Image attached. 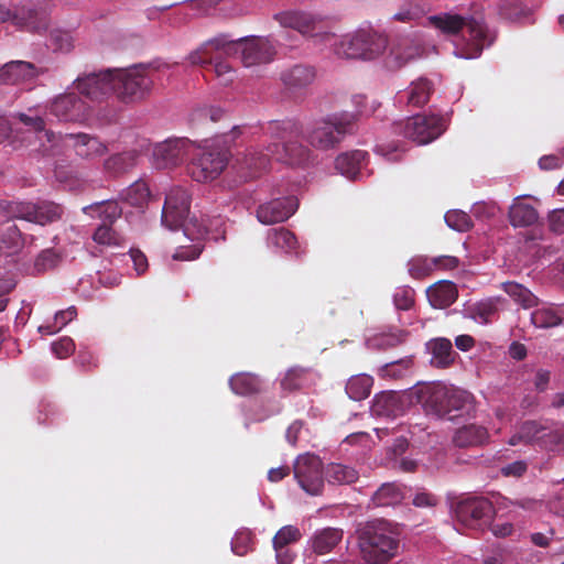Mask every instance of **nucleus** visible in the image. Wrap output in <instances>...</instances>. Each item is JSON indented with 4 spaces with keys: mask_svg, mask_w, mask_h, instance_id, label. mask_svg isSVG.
Masks as SVG:
<instances>
[{
    "mask_svg": "<svg viewBox=\"0 0 564 564\" xmlns=\"http://www.w3.org/2000/svg\"><path fill=\"white\" fill-rule=\"evenodd\" d=\"M358 545L367 563L386 564L398 554L400 540L388 522L373 520L358 530Z\"/></svg>",
    "mask_w": 564,
    "mask_h": 564,
    "instance_id": "3",
    "label": "nucleus"
},
{
    "mask_svg": "<svg viewBox=\"0 0 564 564\" xmlns=\"http://www.w3.org/2000/svg\"><path fill=\"white\" fill-rule=\"evenodd\" d=\"M88 209L98 210L102 224L112 225L118 218L121 217L122 209L116 200L107 199L97 202L90 206L83 208L84 212Z\"/></svg>",
    "mask_w": 564,
    "mask_h": 564,
    "instance_id": "46",
    "label": "nucleus"
},
{
    "mask_svg": "<svg viewBox=\"0 0 564 564\" xmlns=\"http://www.w3.org/2000/svg\"><path fill=\"white\" fill-rule=\"evenodd\" d=\"M52 352L57 358H66L75 350L74 340L70 337H62L56 341H53L51 345Z\"/></svg>",
    "mask_w": 564,
    "mask_h": 564,
    "instance_id": "61",
    "label": "nucleus"
},
{
    "mask_svg": "<svg viewBox=\"0 0 564 564\" xmlns=\"http://www.w3.org/2000/svg\"><path fill=\"white\" fill-rule=\"evenodd\" d=\"M113 69L107 68L78 76L74 84L82 95L90 100L100 101L113 94Z\"/></svg>",
    "mask_w": 564,
    "mask_h": 564,
    "instance_id": "19",
    "label": "nucleus"
},
{
    "mask_svg": "<svg viewBox=\"0 0 564 564\" xmlns=\"http://www.w3.org/2000/svg\"><path fill=\"white\" fill-rule=\"evenodd\" d=\"M373 379L366 373L351 376L346 383V393L354 401H361L369 397Z\"/></svg>",
    "mask_w": 564,
    "mask_h": 564,
    "instance_id": "41",
    "label": "nucleus"
},
{
    "mask_svg": "<svg viewBox=\"0 0 564 564\" xmlns=\"http://www.w3.org/2000/svg\"><path fill=\"white\" fill-rule=\"evenodd\" d=\"M411 364H412V361L410 358H402V359L386 364L381 371L383 372V375L397 378V377L402 376L403 372L409 369Z\"/></svg>",
    "mask_w": 564,
    "mask_h": 564,
    "instance_id": "62",
    "label": "nucleus"
},
{
    "mask_svg": "<svg viewBox=\"0 0 564 564\" xmlns=\"http://www.w3.org/2000/svg\"><path fill=\"white\" fill-rule=\"evenodd\" d=\"M445 129L444 119L436 115H415L393 124L394 133L417 144H427L434 141Z\"/></svg>",
    "mask_w": 564,
    "mask_h": 564,
    "instance_id": "10",
    "label": "nucleus"
},
{
    "mask_svg": "<svg viewBox=\"0 0 564 564\" xmlns=\"http://www.w3.org/2000/svg\"><path fill=\"white\" fill-rule=\"evenodd\" d=\"M280 78L288 90L296 93L313 84L316 78V70L311 65L296 64L283 70Z\"/></svg>",
    "mask_w": 564,
    "mask_h": 564,
    "instance_id": "29",
    "label": "nucleus"
},
{
    "mask_svg": "<svg viewBox=\"0 0 564 564\" xmlns=\"http://www.w3.org/2000/svg\"><path fill=\"white\" fill-rule=\"evenodd\" d=\"M229 386L236 394L250 395L261 391L262 380L256 375L242 372L234 375L229 379Z\"/></svg>",
    "mask_w": 564,
    "mask_h": 564,
    "instance_id": "39",
    "label": "nucleus"
},
{
    "mask_svg": "<svg viewBox=\"0 0 564 564\" xmlns=\"http://www.w3.org/2000/svg\"><path fill=\"white\" fill-rule=\"evenodd\" d=\"M50 3L41 1L24 4L13 10L0 3V22H12L15 26L33 33H42L48 28Z\"/></svg>",
    "mask_w": 564,
    "mask_h": 564,
    "instance_id": "9",
    "label": "nucleus"
},
{
    "mask_svg": "<svg viewBox=\"0 0 564 564\" xmlns=\"http://www.w3.org/2000/svg\"><path fill=\"white\" fill-rule=\"evenodd\" d=\"M430 304L435 308L451 306L457 299V289L453 282L441 281L426 290Z\"/></svg>",
    "mask_w": 564,
    "mask_h": 564,
    "instance_id": "33",
    "label": "nucleus"
},
{
    "mask_svg": "<svg viewBox=\"0 0 564 564\" xmlns=\"http://www.w3.org/2000/svg\"><path fill=\"white\" fill-rule=\"evenodd\" d=\"M17 117L24 126L29 127L30 129L36 132L45 131L48 141H52L54 138V133L52 131L45 130V119L39 115L36 109H30L29 113L19 112Z\"/></svg>",
    "mask_w": 564,
    "mask_h": 564,
    "instance_id": "50",
    "label": "nucleus"
},
{
    "mask_svg": "<svg viewBox=\"0 0 564 564\" xmlns=\"http://www.w3.org/2000/svg\"><path fill=\"white\" fill-rule=\"evenodd\" d=\"M61 254L57 251L51 248L45 249L35 259L34 270L37 273L52 270L57 267V264L61 262Z\"/></svg>",
    "mask_w": 564,
    "mask_h": 564,
    "instance_id": "54",
    "label": "nucleus"
},
{
    "mask_svg": "<svg viewBox=\"0 0 564 564\" xmlns=\"http://www.w3.org/2000/svg\"><path fill=\"white\" fill-rule=\"evenodd\" d=\"M446 225L458 232L468 231L473 227L470 216L463 210H449L445 214Z\"/></svg>",
    "mask_w": 564,
    "mask_h": 564,
    "instance_id": "51",
    "label": "nucleus"
},
{
    "mask_svg": "<svg viewBox=\"0 0 564 564\" xmlns=\"http://www.w3.org/2000/svg\"><path fill=\"white\" fill-rule=\"evenodd\" d=\"M138 153L134 150L112 154L104 161V170L107 174L117 176L135 166Z\"/></svg>",
    "mask_w": 564,
    "mask_h": 564,
    "instance_id": "37",
    "label": "nucleus"
},
{
    "mask_svg": "<svg viewBox=\"0 0 564 564\" xmlns=\"http://www.w3.org/2000/svg\"><path fill=\"white\" fill-rule=\"evenodd\" d=\"M66 139L73 140V147L78 156L94 160L107 153V147L98 138L86 134H66Z\"/></svg>",
    "mask_w": 564,
    "mask_h": 564,
    "instance_id": "31",
    "label": "nucleus"
},
{
    "mask_svg": "<svg viewBox=\"0 0 564 564\" xmlns=\"http://www.w3.org/2000/svg\"><path fill=\"white\" fill-rule=\"evenodd\" d=\"M354 129L355 116L340 113L308 124L302 134L311 147L326 151L338 147L348 134L354 133Z\"/></svg>",
    "mask_w": 564,
    "mask_h": 564,
    "instance_id": "4",
    "label": "nucleus"
},
{
    "mask_svg": "<svg viewBox=\"0 0 564 564\" xmlns=\"http://www.w3.org/2000/svg\"><path fill=\"white\" fill-rule=\"evenodd\" d=\"M403 397L395 391H381L371 402L370 412L373 416L394 419L404 412Z\"/></svg>",
    "mask_w": 564,
    "mask_h": 564,
    "instance_id": "27",
    "label": "nucleus"
},
{
    "mask_svg": "<svg viewBox=\"0 0 564 564\" xmlns=\"http://www.w3.org/2000/svg\"><path fill=\"white\" fill-rule=\"evenodd\" d=\"M48 113L58 121H82L86 118L87 105L75 93H66L51 102Z\"/></svg>",
    "mask_w": 564,
    "mask_h": 564,
    "instance_id": "22",
    "label": "nucleus"
},
{
    "mask_svg": "<svg viewBox=\"0 0 564 564\" xmlns=\"http://www.w3.org/2000/svg\"><path fill=\"white\" fill-rule=\"evenodd\" d=\"M193 151L194 145L188 139H167L154 145L152 164L158 170L172 169L183 163Z\"/></svg>",
    "mask_w": 564,
    "mask_h": 564,
    "instance_id": "14",
    "label": "nucleus"
},
{
    "mask_svg": "<svg viewBox=\"0 0 564 564\" xmlns=\"http://www.w3.org/2000/svg\"><path fill=\"white\" fill-rule=\"evenodd\" d=\"M0 212L6 218H18L41 226L62 218L63 207L51 200L0 203Z\"/></svg>",
    "mask_w": 564,
    "mask_h": 564,
    "instance_id": "8",
    "label": "nucleus"
},
{
    "mask_svg": "<svg viewBox=\"0 0 564 564\" xmlns=\"http://www.w3.org/2000/svg\"><path fill=\"white\" fill-rule=\"evenodd\" d=\"M387 47L386 35L371 28H362L343 36L336 53L346 58L373 61L381 56Z\"/></svg>",
    "mask_w": 564,
    "mask_h": 564,
    "instance_id": "6",
    "label": "nucleus"
},
{
    "mask_svg": "<svg viewBox=\"0 0 564 564\" xmlns=\"http://www.w3.org/2000/svg\"><path fill=\"white\" fill-rule=\"evenodd\" d=\"M433 89L432 82L421 77L412 82L404 90L398 91L394 100L400 108H421L429 101Z\"/></svg>",
    "mask_w": 564,
    "mask_h": 564,
    "instance_id": "26",
    "label": "nucleus"
},
{
    "mask_svg": "<svg viewBox=\"0 0 564 564\" xmlns=\"http://www.w3.org/2000/svg\"><path fill=\"white\" fill-rule=\"evenodd\" d=\"M294 478L308 495L317 496L324 488L323 463L318 456L300 455L293 465Z\"/></svg>",
    "mask_w": 564,
    "mask_h": 564,
    "instance_id": "12",
    "label": "nucleus"
},
{
    "mask_svg": "<svg viewBox=\"0 0 564 564\" xmlns=\"http://www.w3.org/2000/svg\"><path fill=\"white\" fill-rule=\"evenodd\" d=\"M267 132L280 142H274L268 147V153H250L246 164L251 170L250 176H256L258 172L267 169L272 155L275 160L290 165H302L310 161L311 151L295 138L300 130L295 122L271 121L268 124Z\"/></svg>",
    "mask_w": 564,
    "mask_h": 564,
    "instance_id": "2",
    "label": "nucleus"
},
{
    "mask_svg": "<svg viewBox=\"0 0 564 564\" xmlns=\"http://www.w3.org/2000/svg\"><path fill=\"white\" fill-rule=\"evenodd\" d=\"M488 440L487 430L477 424H468L456 430L453 442L458 447L482 445Z\"/></svg>",
    "mask_w": 564,
    "mask_h": 564,
    "instance_id": "35",
    "label": "nucleus"
},
{
    "mask_svg": "<svg viewBox=\"0 0 564 564\" xmlns=\"http://www.w3.org/2000/svg\"><path fill=\"white\" fill-rule=\"evenodd\" d=\"M275 20L284 28H291L301 34L327 40L330 34L326 31L323 19L303 11H284L274 15Z\"/></svg>",
    "mask_w": 564,
    "mask_h": 564,
    "instance_id": "18",
    "label": "nucleus"
},
{
    "mask_svg": "<svg viewBox=\"0 0 564 564\" xmlns=\"http://www.w3.org/2000/svg\"><path fill=\"white\" fill-rule=\"evenodd\" d=\"M296 197L286 196L274 198L268 203L259 205L257 218L263 225H272L288 220L297 209Z\"/></svg>",
    "mask_w": 564,
    "mask_h": 564,
    "instance_id": "23",
    "label": "nucleus"
},
{
    "mask_svg": "<svg viewBox=\"0 0 564 564\" xmlns=\"http://www.w3.org/2000/svg\"><path fill=\"white\" fill-rule=\"evenodd\" d=\"M427 349L431 351V365L436 368H446L455 359L457 355L453 349L452 341L447 338H436L427 344Z\"/></svg>",
    "mask_w": 564,
    "mask_h": 564,
    "instance_id": "34",
    "label": "nucleus"
},
{
    "mask_svg": "<svg viewBox=\"0 0 564 564\" xmlns=\"http://www.w3.org/2000/svg\"><path fill=\"white\" fill-rule=\"evenodd\" d=\"M426 429V425L423 423H415L409 426V438L413 445H422L426 442L430 436Z\"/></svg>",
    "mask_w": 564,
    "mask_h": 564,
    "instance_id": "64",
    "label": "nucleus"
},
{
    "mask_svg": "<svg viewBox=\"0 0 564 564\" xmlns=\"http://www.w3.org/2000/svg\"><path fill=\"white\" fill-rule=\"evenodd\" d=\"M238 41H241V58L247 67L269 63L275 55V47L268 37L250 35L239 37Z\"/></svg>",
    "mask_w": 564,
    "mask_h": 564,
    "instance_id": "24",
    "label": "nucleus"
},
{
    "mask_svg": "<svg viewBox=\"0 0 564 564\" xmlns=\"http://www.w3.org/2000/svg\"><path fill=\"white\" fill-rule=\"evenodd\" d=\"M424 17V10L416 4H409L401 8L394 15L393 20L400 22H417Z\"/></svg>",
    "mask_w": 564,
    "mask_h": 564,
    "instance_id": "59",
    "label": "nucleus"
},
{
    "mask_svg": "<svg viewBox=\"0 0 564 564\" xmlns=\"http://www.w3.org/2000/svg\"><path fill=\"white\" fill-rule=\"evenodd\" d=\"M474 397L468 391L454 386L430 387L424 398V406L438 417L453 420L473 408Z\"/></svg>",
    "mask_w": 564,
    "mask_h": 564,
    "instance_id": "5",
    "label": "nucleus"
},
{
    "mask_svg": "<svg viewBox=\"0 0 564 564\" xmlns=\"http://www.w3.org/2000/svg\"><path fill=\"white\" fill-rule=\"evenodd\" d=\"M531 323L538 328H550L563 323V318L551 306H541L531 313Z\"/></svg>",
    "mask_w": 564,
    "mask_h": 564,
    "instance_id": "45",
    "label": "nucleus"
},
{
    "mask_svg": "<svg viewBox=\"0 0 564 564\" xmlns=\"http://www.w3.org/2000/svg\"><path fill=\"white\" fill-rule=\"evenodd\" d=\"M238 39H231L228 34H218L217 36L204 42L197 50L188 55V61L193 65L212 64L214 59V51L227 52L231 45L240 44Z\"/></svg>",
    "mask_w": 564,
    "mask_h": 564,
    "instance_id": "28",
    "label": "nucleus"
},
{
    "mask_svg": "<svg viewBox=\"0 0 564 564\" xmlns=\"http://www.w3.org/2000/svg\"><path fill=\"white\" fill-rule=\"evenodd\" d=\"M527 195L517 196L509 207L508 219L514 228H527L536 224L539 219L538 210L528 203L521 202Z\"/></svg>",
    "mask_w": 564,
    "mask_h": 564,
    "instance_id": "32",
    "label": "nucleus"
},
{
    "mask_svg": "<svg viewBox=\"0 0 564 564\" xmlns=\"http://www.w3.org/2000/svg\"><path fill=\"white\" fill-rule=\"evenodd\" d=\"M21 234L15 225L8 228V237L1 239L0 250H6L7 253H13L21 247Z\"/></svg>",
    "mask_w": 564,
    "mask_h": 564,
    "instance_id": "60",
    "label": "nucleus"
},
{
    "mask_svg": "<svg viewBox=\"0 0 564 564\" xmlns=\"http://www.w3.org/2000/svg\"><path fill=\"white\" fill-rule=\"evenodd\" d=\"M404 499V488L397 482L382 484L371 496L375 507H393Z\"/></svg>",
    "mask_w": 564,
    "mask_h": 564,
    "instance_id": "36",
    "label": "nucleus"
},
{
    "mask_svg": "<svg viewBox=\"0 0 564 564\" xmlns=\"http://www.w3.org/2000/svg\"><path fill=\"white\" fill-rule=\"evenodd\" d=\"M42 73L35 64L10 61L0 67V85L18 86L35 80Z\"/></svg>",
    "mask_w": 564,
    "mask_h": 564,
    "instance_id": "25",
    "label": "nucleus"
},
{
    "mask_svg": "<svg viewBox=\"0 0 564 564\" xmlns=\"http://www.w3.org/2000/svg\"><path fill=\"white\" fill-rule=\"evenodd\" d=\"M414 303V291L409 286L398 288L393 294V304L397 310L408 311Z\"/></svg>",
    "mask_w": 564,
    "mask_h": 564,
    "instance_id": "58",
    "label": "nucleus"
},
{
    "mask_svg": "<svg viewBox=\"0 0 564 564\" xmlns=\"http://www.w3.org/2000/svg\"><path fill=\"white\" fill-rule=\"evenodd\" d=\"M267 243L269 248L290 252L296 248L297 240L293 232L284 227H280L268 231Z\"/></svg>",
    "mask_w": 564,
    "mask_h": 564,
    "instance_id": "42",
    "label": "nucleus"
},
{
    "mask_svg": "<svg viewBox=\"0 0 564 564\" xmlns=\"http://www.w3.org/2000/svg\"><path fill=\"white\" fill-rule=\"evenodd\" d=\"M405 337V333L400 329H390L373 334L366 339V346L373 350H386L400 345Z\"/></svg>",
    "mask_w": 564,
    "mask_h": 564,
    "instance_id": "40",
    "label": "nucleus"
},
{
    "mask_svg": "<svg viewBox=\"0 0 564 564\" xmlns=\"http://www.w3.org/2000/svg\"><path fill=\"white\" fill-rule=\"evenodd\" d=\"M435 268V259H429L426 257H414L408 262V270L413 278H423L432 272Z\"/></svg>",
    "mask_w": 564,
    "mask_h": 564,
    "instance_id": "52",
    "label": "nucleus"
},
{
    "mask_svg": "<svg viewBox=\"0 0 564 564\" xmlns=\"http://www.w3.org/2000/svg\"><path fill=\"white\" fill-rule=\"evenodd\" d=\"M304 370L299 367L290 368L281 380V388L284 391H294L303 383Z\"/></svg>",
    "mask_w": 564,
    "mask_h": 564,
    "instance_id": "57",
    "label": "nucleus"
},
{
    "mask_svg": "<svg viewBox=\"0 0 564 564\" xmlns=\"http://www.w3.org/2000/svg\"><path fill=\"white\" fill-rule=\"evenodd\" d=\"M423 25L445 35L460 33L463 46L462 52L456 55L466 59L477 58L482 50L489 47L496 40V32L487 28L481 12L468 15L442 12L427 17Z\"/></svg>",
    "mask_w": 564,
    "mask_h": 564,
    "instance_id": "1",
    "label": "nucleus"
},
{
    "mask_svg": "<svg viewBox=\"0 0 564 564\" xmlns=\"http://www.w3.org/2000/svg\"><path fill=\"white\" fill-rule=\"evenodd\" d=\"M275 20L284 28H291L301 34L327 40L330 34L326 31L323 19L303 11H284L274 15Z\"/></svg>",
    "mask_w": 564,
    "mask_h": 564,
    "instance_id": "17",
    "label": "nucleus"
},
{
    "mask_svg": "<svg viewBox=\"0 0 564 564\" xmlns=\"http://www.w3.org/2000/svg\"><path fill=\"white\" fill-rule=\"evenodd\" d=\"M93 239L98 245L109 247H119L123 242V237L116 232L111 225L108 224L99 225L93 235Z\"/></svg>",
    "mask_w": 564,
    "mask_h": 564,
    "instance_id": "49",
    "label": "nucleus"
},
{
    "mask_svg": "<svg viewBox=\"0 0 564 564\" xmlns=\"http://www.w3.org/2000/svg\"><path fill=\"white\" fill-rule=\"evenodd\" d=\"M226 220L221 216H208L198 220L191 218L184 227V235L191 241H200L209 239L214 241L225 240Z\"/></svg>",
    "mask_w": 564,
    "mask_h": 564,
    "instance_id": "21",
    "label": "nucleus"
},
{
    "mask_svg": "<svg viewBox=\"0 0 564 564\" xmlns=\"http://www.w3.org/2000/svg\"><path fill=\"white\" fill-rule=\"evenodd\" d=\"M149 195L150 192L147 184L144 182L137 181L122 189L119 197L131 206H141L147 202Z\"/></svg>",
    "mask_w": 564,
    "mask_h": 564,
    "instance_id": "47",
    "label": "nucleus"
},
{
    "mask_svg": "<svg viewBox=\"0 0 564 564\" xmlns=\"http://www.w3.org/2000/svg\"><path fill=\"white\" fill-rule=\"evenodd\" d=\"M343 539V531L335 528H325L316 531L311 539V546L317 554L330 552Z\"/></svg>",
    "mask_w": 564,
    "mask_h": 564,
    "instance_id": "38",
    "label": "nucleus"
},
{
    "mask_svg": "<svg viewBox=\"0 0 564 564\" xmlns=\"http://www.w3.org/2000/svg\"><path fill=\"white\" fill-rule=\"evenodd\" d=\"M498 11L503 19L510 21H518L524 15V8L519 0H502Z\"/></svg>",
    "mask_w": 564,
    "mask_h": 564,
    "instance_id": "56",
    "label": "nucleus"
},
{
    "mask_svg": "<svg viewBox=\"0 0 564 564\" xmlns=\"http://www.w3.org/2000/svg\"><path fill=\"white\" fill-rule=\"evenodd\" d=\"M228 163L226 151L219 149L202 150L195 153L187 166L191 177L198 183L217 178Z\"/></svg>",
    "mask_w": 564,
    "mask_h": 564,
    "instance_id": "11",
    "label": "nucleus"
},
{
    "mask_svg": "<svg viewBox=\"0 0 564 564\" xmlns=\"http://www.w3.org/2000/svg\"><path fill=\"white\" fill-rule=\"evenodd\" d=\"M253 534L250 530L238 531L231 540V551L239 556L246 555L252 550Z\"/></svg>",
    "mask_w": 564,
    "mask_h": 564,
    "instance_id": "53",
    "label": "nucleus"
},
{
    "mask_svg": "<svg viewBox=\"0 0 564 564\" xmlns=\"http://www.w3.org/2000/svg\"><path fill=\"white\" fill-rule=\"evenodd\" d=\"M358 471L351 466L332 463L325 469V478L330 484L349 485L358 479Z\"/></svg>",
    "mask_w": 564,
    "mask_h": 564,
    "instance_id": "43",
    "label": "nucleus"
},
{
    "mask_svg": "<svg viewBox=\"0 0 564 564\" xmlns=\"http://www.w3.org/2000/svg\"><path fill=\"white\" fill-rule=\"evenodd\" d=\"M502 290L523 308H531L538 305V297L524 285L508 281L501 284Z\"/></svg>",
    "mask_w": 564,
    "mask_h": 564,
    "instance_id": "44",
    "label": "nucleus"
},
{
    "mask_svg": "<svg viewBox=\"0 0 564 564\" xmlns=\"http://www.w3.org/2000/svg\"><path fill=\"white\" fill-rule=\"evenodd\" d=\"M367 156L368 153L361 150L341 153L335 160V167L348 180H360Z\"/></svg>",
    "mask_w": 564,
    "mask_h": 564,
    "instance_id": "30",
    "label": "nucleus"
},
{
    "mask_svg": "<svg viewBox=\"0 0 564 564\" xmlns=\"http://www.w3.org/2000/svg\"><path fill=\"white\" fill-rule=\"evenodd\" d=\"M77 316V310L75 306H69L66 310H62L55 313L53 324H45L39 327V332L42 334L52 335L61 330L69 322Z\"/></svg>",
    "mask_w": 564,
    "mask_h": 564,
    "instance_id": "48",
    "label": "nucleus"
},
{
    "mask_svg": "<svg viewBox=\"0 0 564 564\" xmlns=\"http://www.w3.org/2000/svg\"><path fill=\"white\" fill-rule=\"evenodd\" d=\"M113 94L123 102H134L144 99L151 91L153 78L142 65L124 69H113Z\"/></svg>",
    "mask_w": 564,
    "mask_h": 564,
    "instance_id": "7",
    "label": "nucleus"
},
{
    "mask_svg": "<svg viewBox=\"0 0 564 564\" xmlns=\"http://www.w3.org/2000/svg\"><path fill=\"white\" fill-rule=\"evenodd\" d=\"M191 197L186 189L173 187L165 196L162 208L161 223L170 230H177L186 226L189 214Z\"/></svg>",
    "mask_w": 564,
    "mask_h": 564,
    "instance_id": "15",
    "label": "nucleus"
},
{
    "mask_svg": "<svg viewBox=\"0 0 564 564\" xmlns=\"http://www.w3.org/2000/svg\"><path fill=\"white\" fill-rule=\"evenodd\" d=\"M50 39L54 50L68 52L73 47L72 36L68 32L54 31L51 33Z\"/></svg>",
    "mask_w": 564,
    "mask_h": 564,
    "instance_id": "63",
    "label": "nucleus"
},
{
    "mask_svg": "<svg viewBox=\"0 0 564 564\" xmlns=\"http://www.w3.org/2000/svg\"><path fill=\"white\" fill-rule=\"evenodd\" d=\"M300 539L301 532L299 528L294 525H284L273 536L272 545L288 547L289 544L295 543Z\"/></svg>",
    "mask_w": 564,
    "mask_h": 564,
    "instance_id": "55",
    "label": "nucleus"
},
{
    "mask_svg": "<svg viewBox=\"0 0 564 564\" xmlns=\"http://www.w3.org/2000/svg\"><path fill=\"white\" fill-rule=\"evenodd\" d=\"M560 441V434L551 427L536 421L523 422L517 433L508 441L511 446L518 444H538L541 447L549 448Z\"/></svg>",
    "mask_w": 564,
    "mask_h": 564,
    "instance_id": "20",
    "label": "nucleus"
},
{
    "mask_svg": "<svg viewBox=\"0 0 564 564\" xmlns=\"http://www.w3.org/2000/svg\"><path fill=\"white\" fill-rule=\"evenodd\" d=\"M425 54L423 39L419 33L399 37L384 56L383 64L389 70H397Z\"/></svg>",
    "mask_w": 564,
    "mask_h": 564,
    "instance_id": "13",
    "label": "nucleus"
},
{
    "mask_svg": "<svg viewBox=\"0 0 564 564\" xmlns=\"http://www.w3.org/2000/svg\"><path fill=\"white\" fill-rule=\"evenodd\" d=\"M455 517L463 525L479 529L490 520L494 508L482 497H468L459 500L454 509Z\"/></svg>",
    "mask_w": 564,
    "mask_h": 564,
    "instance_id": "16",
    "label": "nucleus"
}]
</instances>
